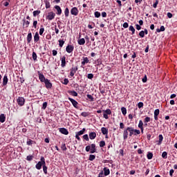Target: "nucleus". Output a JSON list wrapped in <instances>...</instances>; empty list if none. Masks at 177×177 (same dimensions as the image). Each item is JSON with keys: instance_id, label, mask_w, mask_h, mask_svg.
<instances>
[{"instance_id": "nucleus-1", "label": "nucleus", "mask_w": 177, "mask_h": 177, "mask_svg": "<svg viewBox=\"0 0 177 177\" xmlns=\"http://www.w3.org/2000/svg\"><path fill=\"white\" fill-rule=\"evenodd\" d=\"M42 165H45V158L44 157H41V161L38 162L36 165L37 169H41V168H42Z\"/></svg>"}, {"instance_id": "nucleus-2", "label": "nucleus", "mask_w": 177, "mask_h": 177, "mask_svg": "<svg viewBox=\"0 0 177 177\" xmlns=\"http://www.w3.org/2000/svg\"><path fill=\"white\" fill-rule=\"evenodd\" d=\"M103 117L105 118V120H109V115L111 114V110L110 109H106V110H103Z\"/></svg>"}, {"instance_id": "nucleus-3", "label": "nucleus", "mask_w": 177, "mask_h": 177, "mask_svg": "<svg viewBox=\"0 0 177 177\" xmlns=\"http://www.w3.org/2000/svg\"><path fill=\"white\" fill-rule=\"evenodd\" d=\"M17 102L19 106H24V103H25L26 100H24V97H19L17 100Z\"/></svg>"}, {"instance_id": "nucleus-4", "label": "nucleus", "mask_w": 177, "mask_h": 177, "mask_svg": "<svg viewBox=\"0 0 177 177\" xmlns=\"http://www.w3.org/2000/svg\"><path fill=\"white\" fill-rule=\"evenodd\" d=\"M79 12L80 11L78 10V8H77V7H73L71 10V14L73 15V16H77Z\"/></svg>"}, {"instance_id": "nucleus-5", "label": "nucleus", "mask_w": 177, "mask_h": 177, "mask_svg": "<svg viewBox=\"0 0 177 177\" xmlns=\"http://www.w3.org/2000/svg\"><path fill=\"white\" fill-rule=\"evenodd\" d=\"M55 16H56V14H55V12H48V15L47 16V19L48 20H53V19H55Z\"/></svg>"}, {"instance_id": "nucleus-6", "label": "nucleus", "mask_w": 177, "mask_h": 177, "mask_svg": "<svg viewBox=\"0 0 177 177\" xmlns=\"http://www.w3.org/2000/svg\"><path fill=\"white\" fill-rule=\"evenodd\" d=\"M38 75H39V80L41 81V82H44L46 81L45 76L44 75V74L41 73L40 71L38 72Z\"/></svg>"}, {"instance_id": "nucleus-7", "label": "nucleus", "mask_w": 177, "mask_h": 177, "mask_svg": "<svg viewBox=\"0 0 177 177\" xmlns=\"http://www.w3.org/2000/svg\"><path fill=\"white\" fill-rule=\"evenodd\" d=\"M68 100H70V102L72 103L73 106L75 107V109H77V106H78V102L75 101V100L71 97H68Z\"/></svg>"}, {"instance_id": "nucleus-8", "label": "nucleus", "mask_w": 177, "mask_h": 177, "mask_svg": "<svg viewBox=\"0 0 177 177\" xmlns=\"http://www.w3.org/2000/svg\"><path fill=\"white\" fill-rule=\"evenodd\" d=\"M66 50L68 53H71V52L74 50V46H73L72 45H68L66 48Z\"/></svg>"}, {"instance_id": "nucleus-9", "label": "nucleus", "mask_w": 177, "mask_h": 177, "mask_svg": "<svg viewBox=\"0 0 177 177\" xmlns=\"http://www.w3.org/2000/svg\"><path fill=\"white\" fill-rule=\"evenodd\" d=\"M44 84H45L46 88H47V89H50V88H52V83H50L49 80L46 79V80L44 82Z\"/></svg>"}, {"instance_id": "nucleus-10", "label": "nucleus", "mask_w": 177, "mask_h": 177, "mask_svg": "<svg viewBox=\"0 0 177 177\" xmlns=\"http://www.w3.org/2000/svg\"><path fill=\"white\" fill-rule=\"evenodd\" d=\"M77 71H78V68L77 66L75 68H72L71 69V73H70L71 77H74V74H75V73H77Z\"/></svg>"}, {"instance_id": "nucleus-11", "label": "nucleus", "mask_w": 177, "mask_h": 177, "mask_svg": "<svg viewBox=\"0 0 177 177\" xmlns=\"http://www.w3.org/2000/svg\"><path fill=\"white\" fill-rule=\"evenodd\" d=\"M90 153L93 154V153H96V145L91 144V149H90Z\"/></svg>"}, {"instance_id": "nucleus-12", "label": "nucleus", "mask_w": 177, "mask_h": 177, "mask_svg": "<svg viewBox=\"0 0 177 177\" xmlns=\"http://www.w3.org/2000/svg\"><path fill=\"white\" fill-rule=\"evenodd\" d=\"M128 132H129L128 128H127V129L124 130L123 131V138L124 140L128 139Z\"/></svg>"}, {"instance_id": "nucleus-13", "label": "nucleus", "mask_w": 177, "mask_h": 177, "mask_svg": "<svg viewBox=\"0 0 177 177\" xmlns=\"http://www.w3.org/2000/svg\"><path fill=\"white\" fill-rule=\"evenodd\" d=\"M59 132H61V133H63V135H68V131L64 128L59 129Z\"/></svg>"}, {"instance_id": "nucleus-14", "label": "nucleus", "mask_w": 177, "mask_h": 177, "mask_svg": "<svg viewBox=\"0 0 177 177\" xmlns=\"http://www.w3.org/2000/svg\"><path fill=\"white\" fill-rule=\"evenodd\" d=\"M30 26V21H26V19H23V27H25V28H27Z\"/></svg>"}, {"instance_id": "nucleus-15", "label": "nucleus", "mask_w": 177, "mask_h": 177, "mask_svg": "<svg viewBox=\"0 0 177 177\" xmlns=\"http://www.w3.org/2000/svg\"><path fill=\"white\" fill-rule=\"evenodd\" d=\"M55 9L57 11V15H62V8L59 6H55Z\"/></svg>"}, {"instance_id": "nucleus-16", "label": "nucleus", "mask_w": 177, "mask_h": 177, "mask_svg": "<svg viewBox=\"0 0 177 177\" xmlns=\"http://www.w3.org/2000/svg\"><path fill=\"white\" fill-rule=\"evenodd\" d=\"M61 62H62V67H66V56H64L62 57L61 59Z\"/></svg>"}, {"instance_id": "nucleus-17", "label": "nucleus", "mask_w": 177, "mask_h": 177, "mask_svg": "<svg viewBox=\"0 0 177 177\" xmlns=\"http://www.w3.org/2000/svg\"><path fill=\"white\" fill-rule=\"evenodd\" d=\"M89 138L93 140V139H95L96 138V133L95 132H91L88 135Z\"/></svg>"}, {"instance_id": "nucleus-18", "label": "nucleus", "mask_w": 177, "mask_h": 177, "mask_svg": "<svg viewBox=\"0 0 177 177\" xmlns=\"http://www.w3.org/2000/svg\"><path fill=\"white\" fill-rule=\"evenodd\" d=\"M68 93H69V95H71L72 96H78V93L75 91H68Z\"/></svg>"}, {"instance_id": "nucleus-19", "label": "nucleus", "mask_w": 177, "mask_h": 177, "mask_svg": "<svg viewBox=\"0 0 177 177\" xmlns=\"http://www.w3.org/2000/svg\"><path fill=\"white\" fill-rule=\"evenodd\" d=\"M31 39H32V35L31 34V32H30L28 34V36H27L28 44H30V42H31Z\"/></svg>"}, {"instance_id": "nucleus-20", "label": "nucleus", "mask_w": 177, "mask_h": 177, "mask_svg": "<svg viewBox=\"0 0 177 177\" xmlns=\"http://www.w3.org/2000/svg\"><path fill=\"white\" fill-rule=\"evenodd\" d=\"M86 63H89V59L86 57H83V61L82 62V66H85V64H86Z\"/></svg>"}, {"instance_id": "nucleus-21", "label": "nucleus", "mask_w": 177, "mask_h": 177, "mask_svg": "<svg viewBox=\"0 0 177 177\" xmlns=\"http://www.w3.org/2000/svg\"><path fill=\"white\" fill-rule=\"evenodd\" d=\"M34 41H35V42H38V41H39V34H38V32H36L35 34Z\"/></svg>"}, {"instance_id": "nucleus-22", "label": "nucleus", "mask_w": 177, "mask_h": 177, "mask_svg": "<svg viewBox=\"0 0 177 177\" xmlns=\"http://www.w3.org/2000/svg\"><path fill=\"white\" fill-rule=\"evenodd\" d=\"M127 131H129V136H132V135H134L133 128L127 127Z\"/></svg>"}, {"instance_id": "nucleus-23", "label": "nucleus", "mask_w": 177, "mask_h": 177, "mask_svg": "<svg viewBox=\"0 0 177 177\" xmlns=\"http://www.w3.org/2000/svg\"><path fill=\"white\" fill-rule=\"evenodd\" d=\"M101 131H102V133L103 135H107V133H109V131H108L107 129L105 128V127H102V128L101 129Z\"/></svg>"}, {"instance_id": "nucleus-24", "label": "nucleus", "mask_w": 177, "mask_h": 177, "mask_svg": "<svg viewBox=\"0 0 177 177\" xmlns=\"http://www.w3.org/2000/svg\"><path fill=\"white\" fill-rule=\"evenodd\" d=\"M6 120V117H5V114L0 115V122H3Z\"/></svg>"}, {"instance_id": "nucleus-25", "label": "nucleus", "mask_w": 177, "mask_h": 177, "mask_svg": "<svg viewBox=\"0 0 177 177\" xmlns=\"http://www.w3.org/2000/svg\"><path fill=\"white\" fill-rule=\"evenodd\" d=\"M104 175L107 176V175H110V169H107L106 167L104 168Z\"/></svg>"}, {"instance_id": "nucleus-26", "label": "nucleus", "mask_w": 177, "mask_h": 177, "mask_svg": "<svg viewBox=\"0 0 177 177\" xmlns=\"http://www.w3.org/2000/svg\"><path fill=\"white\" fill-rule=\"evenodd\" d=\"M164 139V137H162V135L160 134L159 135V140L158 142V146H160V145H161V143H162V140Z\"/></svg>"}, {"instance_id": "nucleus-27", "label": "nucleus", "mask_w": 177, "mask_h": 177, "mask_svg": "<svg viewBox=\"0 0 177 177\" xmlns=\"http://www.w3.org/2000/svg\"><path fill=\"white\" fill-rule=\"evenodd\" d=\"M78 44L79 45H85V39L82 38L80 40H78Z\"/></svg>"}, {"instance_id": "nucleus-28", "label": "nucleus", "mask_w": 177, "mask_h": 177, "mask_svg": "<svg viewBox=\"0 0 177 177\" xmlns=\"http://www.w3.org/2000/svg\"><path fill=\"white\" fill-rule=\"evenodd\" d=\"M138 128H140L141 132H143V122L142 120H140L139 122Z\"/></svg>"}, {"instance_id": "nucleus-29", "label": "nucleus", "mask_w": 177, "mask_h": 177, "mask_svg": "<svg viewBox=\"0 0 177 177\" xmlns=\"http://www.w3.org/2000/svg\"><path fill=\"white\" fill-rule=\"evenodd\" d=\"M8 84V76L5 75L3 79V84L6 85Z\"/></svg>"}, {"instance_id": "nucleus-30", "label": "nucleus", "mask_w": 177, "mask_h": 177, "mask_svg": "<svg viewBox=\"0 0 177 177\" xmlns=\"http://www.w3.org/2000/svg\"><path fill=\"white\" fill-rule=\"evenodd\" d=\"M129 31H131V35H133L135 34V28L133 26H130L129 28Z\"/></svg>"}, {"instance_id": "nucleus-31", "label": "nucleus", "mask_w": 177, "mask_h": 177, "mask_svg": "<svg viewBox=\"0 0 177 177\" xmlns=\"http://www.w3.org/2000/svg\"><path fill=\"white\" fill-rule=\"evenodd\" d=\"M41 13V10H35L33 12V16L34 17H37V16H38V15H39Z\"/></svg>"}, {"instance_id": "nucleus-32", "label": "nucleus", "mask_w": 177, "mask_h": 177, "mask_svg": "<svg viewBox=\"0 0 177 177\" xmlns=\"http://www.w3.org/2000/svg\"><path fill=\"white\" fill-rule=\"evenodd\" d=\"M86 129L85 128L82 129V130L78 131L76 134L79 135V136H81V135H84V132H85Z\"/></svg>"}, {"instance_id": "nucleus-33", "label": "nucleus", "mask_w": 177, "mask_h": 177, "mask_svg": "<svg viewBox=\"0 0 177 177\" xmlns=\"http://www.w3.org/2000/svg\"><path fill=\"white\" fill-rule=\"evenodd\" d=\"M121 111H122L123 115H127V108L122 107L121 108Z\"/></svg>"}, {"instance_id": "nucleus-34", "label": "nucleus", "mask_w": 177, "mask_h": 177, "mask_svg": "<svg viewBox=\"0 0 177 177\" xmlns=\"http://www.w3.org/2000/svg\"><path fill=\"white\" fill-rule=\"evenodd\" d=\"M66 17H68V15H70V11L68 10V8H66L64 10Z\"/></svg>"}, {"instance_id": "nucleus-35", "label": "nucleus", "mask_w": 177, "mask_h": 177, "mask_svg": "<svg viewBox=\"0 0 177 177\" xmlns=\"http://www.w3.org/2000/svg\"><path fill=\"white\" fill-rule=\"evenodd\" d=\"M147 157L148 160H151V158H153V153L149 152L147 155Z\"/></svg>"}, {"instance_id": "nucleus-36", "label": "nucleus", "mask_w": 177, "mask_h": 177, "mask_svg": "<svg viewBox=\"0 0 177 177\" xmlns=\"http://www.w3.org/2000/svg\"><path fill=\"white\" fill-rule=\"evenodd\" d=\"M81 115H82V117H88V116L89 115V113H88V112H82V113H81Z\"/></svg>"}, {"instance_id": "nucleus-37", "label": "nucleus", "mask_w": 177, "mask_h": 177, "mask_svg": "<svg viewBox=\"0 0 177 177\" xmlns=\"http://www.w3.org/2000/svg\"><path fill=\"white\" fill-rule=\"evenodd\" d=\"M134 135H140V130L133 129Z\"/></svg>"}, {"instance_id": "nucleus-38", "label": "nucleus", "mask_w": 177, "mask_h": 177, "mask_svg": "<svg viewBox=\"0 0 177 177\" xmlns=\"http://www.w3.org/2000/svg\"><path fill=\"white\" fill-rule=\"evenodd\" d=\"M95 158H96V156H95V155H90L88 160L90 161H93V160H95Z\"/></svg>"}, {"instance_id": "nucleus-39", "label": "nucleus", "mask_w": 177, "mask_h": 177, "mask_svg": "<svg viewBox=\"0 0 177 177\" xmlns=\"http://www.w3.org/2000/svg\"><path fill=\"white\" fill-rule=\"evenodd\" d=\"M43 171H44V174H48V167L45 165H43Z\"/></svg>"}, {"instance_id": "nucleus-40", "label": "nucleus", "mask_w": 177, "mask_h": 177, "mask_svg": "<svg viewBox=\"0 0 177 177\" xmlns=\"http://www.w3.org/2000/svg\"><path fill=\"white\" fill-rule=\"evenodd\" d=\"M104 146H106V142L104 141L100 142V147H104Z\"/></svg>"}, {"instance_id": "nucleus-41", "label": "nucleus", "mask_w": 177, "mask_h": 177, "mask_svg": "<svg viewBox=\"0 0 177 177\" xmlns=\"http://www.w3.org/2000/svg\"><path fill=\"white\" fill-rule=\"evenodd\" d=\"M59 45L60 48H63V45H64V41L59 40Z\"/></svg>"}, {"instance_id": "nucleus-42", "label": "nucleus", "mask_w": 177, "mask_h": 177, "mask_svg": "<svg viewBox=\"0 0 177 177\" xmlns=\"http://www.w3.org/2000/svg\"><path fill=\"white\" fill-rule=\"evenodd\" d=\"M167 156H168V153H167L166 151L162 152V158H167Z\"/></svg>"}, {"instance_id": "nucleus-43", "label": "nucleus", "mask_w": 177, "mask_h": 177, "mask_svg": "<svg viewBox=\"0 0 177 177\" xmlns=\"http://www.w3.org/2000/svg\"><path fill=\"white\" fill-rule=\"evenodd\" d=\"M32 158H34V156H32L31 155H29V156H27L26 160L28 161H31L32 160Z\"/></svg>"}, {"instance_id": "nucleus-44", "label": "nucleus", "mask_w": 177, "mask_h": 177, "mask_svg": "<svg viewBox=\"0 0 177 177\" xmlns=\"http://www.w3.org/2000/svg\"><path fill=\"white\" fill-rule=\"evenodd\" d=\"M61 149L64 151H66V150H67V147H66V144H62Z\"/></svg>"}, {"instance_id": "nucleus-45", "label": "nucleus", "mask_w": 177, "mask_h": 177, "mask_svg": "<svg viewBox=\"0 0 177 177\" xmlns=\"http://www.w3.org/2000/svg\"><path fill=\"white\" fill-rule=\"evenodd\" d=\"M139 35L141 37V38H143L145 37V31L144 30H141L139 32Z\"/></svg>"}, {"instance_id": "nucleus-46", "label": "nucleus", "mask_w": 177, "mask_h": 177, "mask_svg": "<svg viewBox=\"0 0 177 177\" xmlns=\"http://www.w3.org/2000/svg\"><path fill=\"white\" fill-rule=\"evenodd\" d=\"M47 106H48V102H44L43 105H42L43 110H45V109H46Z\"/></svg>"}, {"instance_id": "nucleus-47", "label": "nucleus", "mask_w": 177, "mask_h": 177, "mask_svg": "<svg viewBox=\"0 0 177 177\" xmlns=\"http://www.w3.org/2000/svg\"><path fill=\"white\" fill-rule=\"evenodd\" d=\"M87 97H88V99H90L91 102H93V100H95L93 97L89 94L87 95Z\"/></svg>"}, {"instance_id": "nucleus-48", "label": "nucleus", "mask_w": 177, "mask_h": 177, "mask_svg": "<svg viewBox=\"0 0 177 177\" xmlns=\"http://www.w3.org/2000/svg\"><path fill=\"white\" fill-rule=\"evenodd\" d=\"M87 78H88V80H92V78H93V74L92 73H88L87 75Z\"/></svg>"}, {"instance_id": "nucleus-49", "label": "nucleus", "mask_w": 177, "mask_h": 177, "mask_svg": "<svg viewBox=\"0 0 177 177\" xmlns=\"http://www.w3.org/2000/svg\"><path fill=\"white\" fill-rule=\"evenodd\" d=\"M83 139H84V140H89V137L88 136V134H85L83 136Z\"/></svg>"}, {"instance_id": "nucleus-50", "label": "nucleus", "mask_w": 177, "mask_h": 177, "mask_svg": "<svg viewBox=\"0 0 177 177\" xmlns=\"http://www.w3.org/2000/svg\"><path fill=\"white\" fill-rule=\"evenodd\" d=\"M32 59L33 60H37V53L35 52L32 53Z\"/></svg>"}, {"instance_id": "nucleus-51", "label": "nucleus", "mask_w": 177, "mask_h": 177, "mask_svg": "<svg viewBox=\"0 0 177 177\" xmlns=\"http://www.w3.org/2000/svg\"><path fill=\"white\" fill-rule=\"evenodd\" d=\"M160 114V109H156L154 111V115H158Z\"/></svg>"}, {"instance_id": "nucleus-52", "label": "nucleus", "mask_w": 177, "mask_h": 177, "mask_svg": "<svg viewBox=\"0 0 177 177\" xmlns=\"http://www.w3.org/2000/svg\"><path fill=\"white\" fill-rule=\"evenodd\" d=\"M44 31H45V28H41L39 30V35H42V34H44Z\"/></svg>"}, {"instance_id": "nucleus-53", "label": "nucleus", "mask_w": 177, "mask_h": 177, "mask_svg": "<svg viewBox=\"0 0 177 177\" xmlns=\"http://www.w3.org/2000/svg\"><path fill=\"white\" fill-rule=\"evenodd\" d=\"M46 9H49V8H50V3H49V1L46 2Z\"/></svg>"}, {"instance_id": "nucleus-54", "label": "nucleus", "mask_w": 177, "mask_h": 177, "mask_svg": "<svg viewBox=\"0 0 177 177\" xmlns=\"http://www.w3.org/2000/svg\"><path fill=\"white\" fill-rule=\"evenodd\" d=\"M158 5V0H156V2L153 4V8H157Z\"/></svg>"}, {"instance_id": "nucleus-55", "label": "nucleus", "mask_w": 177, "mask_h": 177, "mask_svg": "<svg viewBox=\"0 0 177 177\" xmlns=\"http://www.w3.org/2000/svg\"><path fill=\"white\" fill-rule=\"evenodd\" d=\"M138 109H142V107H143V102H139L138 104Z\"/></svg>"}, {"instance_id": "nucleus-56", "label": "nucleus", "mask_w": 177, "mask_h": 177, "mask_svg": "<svg viewBox=\"0 0 177 177\" xmlns=\"http://www.w3.org/2000/svg\"><path fill=\"white\" fill-rule=\"evenodd\" d=\"M95 17H100V12L96 11V12H95Z\"/></svg>"}, {"instance_id": "nucleus-57", "label": "nucleus", "mask_w": 177, "mask_h": 177, "mask_svg": "<svg viewBox=\"0 0 177 177\" xmlns=\"http://www.w3.org/2000/svg\"><path fill=\"white\" fill-rule=\"evenodd\" d=\"M32 140H28L27 141V145H28V146H31V145H32Z\"/></svg>"}, {"instance_id": "nucleus-58", "label": "nucleus", "mask_w": 177, "mask_h": 177, "mask_svg": "<svg viewBox=\"0 0 177 177\" xmlns=\"http://www.w3.org/2000/svg\"><path fill=\"white\" fill-rule=\"evenodd\" d=\"M37 24H38V21H33V27L35 28H37Z\"/></svg>"}, {"instance_id": "nucleus-59", "label": "nucleus", "mask_w": 177, "mask_h": 177, "mask_svg": "<svg viewBox=\"0 0 177 177\" xmlns=\"http://www.w3.org/2000/svg\"><path fill=\"white\" fill-rule=\"evenodd\" d=\"M123 27H124V28H128V27H129L128 23H127V22L124 23L123 24Z\"/></svg>"}, {"instance_id": "nucleus-60", "label": "nucleus", "mask_w": 177, "mask_h": 177, "mask_svg": "<svg viewBox=\"0 0 177 177\" xmlns=\"http://www.w3.org/2000/svg\"><path fill=\"white\" fill-rule=\"evenodd\" d=\"M145 122H150V118L149 117H147L145 119Z\"/></svg>"}, {"instance_id": "nucleus-61", "label": "nucleus", "mask_w": 177, "mask_h": 177, "mask_svg": "<svg viewBox=\"0 0 177 177\" xmlns=\"http://www.w3.org/2000/svg\"><path fill=\"white\" fill-rule=\"evenodd\" d=\"M86 151H91V146L88 145L86 147Z\"/></svg>"}, {"instance_id": "nucleus-62", "label": "nucleus", "mask_w": 177, "mask_h": 177, "mask_svg": "<svg viewBox=\"0 0 177 177\" xmlns=\"http://www.w3.org/2000/svg\"><path fill=\"white\" fill-rule=\"evenodd\" d=\"M136 30H141L142 29V27L140 26V25L139 24H136Z\"/></svg>"}, {"instance_id": "nucleus-63", "label": "nucleus", "mask_w": 177, "mask_h": 177, "mask_svg": "<svg viewBox=\"0 0 177 177\" xmlns=\"http://www.w3.org/2000/svg\"><path fill=\"white\" fill-rule=\"evenodd\" d=\"M64 85H67V84H68V79H64Z\"/></svg>"}, {"instance_id": "nucleus-64", "label": "nucleus", "mask_w": 177, "mask_h": 177, "mask_svg": "<svg viewBox=\"0 0 177 177\" xmlns=\"http://www.w3.org/2000/svg\"><path fill=\"white\" fill-rule=\"evenodd\" d=\"M167 17H169V19H171V17H172V13L168 12V13H167Z\"/></svg>"}]
</instances>
